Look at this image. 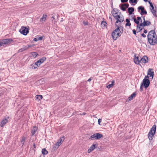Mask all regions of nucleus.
I'll return each mask as SVG.
<instances>
[{
    "instance_id": "4be33fe9",
    "label": "nucleus",
    "mask_w": 157,
    "mask_h": 157,
    "mask_svg": "<svg viewBox=\"0 0 157 157\" xmlns=\"http://www.w3.org/2000/svg\"><path fill=\"white\" fill-rule=\"evenodd\" d=\"M114 83V81H113L112 82V83L111 84H110L108 86H106V87L108 89H109L111 87H112L113 85V83Z\"/></svg>"
},
{
    "instance_id": "423d86ee",
    "label": "nucleus",
    "mask_w": 157,
    "mask_h": 157,
    "mask_svg": "<svg viewBox=\"0 0 157 157\" xmlns=\"http://www.w3.org/2000/svg\"><path fill=\"white\" fill-rule=\"evenodd\" d=\"M113 15L114 17L117 20L116 22V23H119L121 24L124 21V18L123 17H120L117 13H113Z\"/></svg>"
},
{
    "instance_id": "20e7f679",
    "label": "nucleus",
    "mask_w": 157,
    "mask_h": 157,
    "mask_svg": "<svg viewBox=\"0 0 157 157\" xmlns=\"http://www.w3.org/2000/svg\"><path fill=\"white\" fill-rule=\"evenodd\" d=\"M156 129V126L154 125L148 134V138L150 140H151L152 139V137L155 132Z\"/></svg>"
},
{
    "instance_id": "473e14b6",
    "label": "nucleus",
    "mask_w": 157,
    "mask_h": 157,
    "mask_svg": "<svg viewBox=\"0 0 157 157\" xmlns=\"http://www.w3.org/2000/svg\"><path fill=\"white\" fill-rule=\"evenodd\" d=\"M64 138L63 137L62 138H61L60 140L59 143H60L61 144V142L64 140Z\"/></svg>"
},
{
    "instance_id": "f3484780",
    "label": "nucleus",
    "mask_w": 157,
    "mask_h": 157,
    "mask_svg": "<svg viewBox=\"0 0 157 157\" xmlns=\"http://www.w3.org/2000/svg\"><path fill=\"white\" fill-rule=\"evenodd\" d=\"M134 10V9L132 7H130L128 9V11L129 14H132Z\"/></svg>"
},
{
    "instance_id": "4468645a",
    "label": "nucleus",
    "mask_w": 157,
    "mask_h": 157,
    "mask_svg": "<svg viewBox=\"0 0 157 157\" xmlns=\"http://www.w3.org/2000/svg\"><path fill=\"white\" fill-rule=\"evenodd\" d=\"M95 148V145L93 144L88 150V152L90 153Z\"/></svg>"
},
{
    "instance_id": "412c9836",
    "label": "nucleus",
    "mask_w": 157,
    "mask_h": 157,
    "mask_svg": "<svg viewBox=\"0 0 157 157\" xmlns=\"http://www.w3.org/2000/svg\"><path fill=\"white\" fill-rule=\"evenodd\" d=\"M61 144L60 143H59V142H57L56 144L54 146V147L53 148L54 149H57L60 146V145Z\"/></svg>"
},
{
    "instance_id": "f257e3e1",
    "label": "nucleus",
    "mask_w": 157,
    "mask_h": 157,
    "mask_svg": "<svg viewBox=\"0 0 157 157\" xmlns=\"http://www.w3.org/2000/svg\"><path fill=\"white\" fill-rule=\"evenodd\" d=\"M148 41L151 45H153L157 43V36L154 30H151L147 36Z\"/></svg>"
},
{
    "instance_id": "a878e982",
    "label": "nucleus",
    "mask_w": 157,
    "mask_h": 157,
    "mask_svg": "<svg viewBox=\"0 0 157 157\" xmlns=\"http://www.w3.org/2000/svg\"><path fill=\"white\" fill-rule=\"evenodd\" d=\"M136 95L135 93H133L130 97H129V100L130 101L132 100L133 98Z\"/></svg>"
},
{
    "instance_id": "f8f14e48",
    "label": "nucleus",
    "mask_w": 157,
    "mask_h": 157,
    "mask_svg": "<svg viewBox=\"0 0 157 157\" xmlns=\"http://www.w3.org/2000/svg\"><path fill=\"white\" fill-rule=\"evenodd\" d=\"M152 69H150L149 70L148 73H147V76L149 75L150 77H151V78L152 79L154 75V72L152 71Z\"/></svg>"
},
{
    "instance_id": "a18cd8bd",
    "label": "nucleus",
    "mask_w": 157,
    "mask_h": 157,
    "mask_svg": "<svg viewBox=\"0 0 157 157\" xmlns=\"http://www.w3.org/2000/svg\"><path fill=\"white\" fill-rule=\"evenodd\" d=\"M35 132V131H34L32 132V133L33 135L34 134Z\"/></svg>"
},
{
    "instance_id": "0eeeda50",
    "label": "nucleus",
    "mask_w": 157,
    "mask_h": 157,
    "mask_svg": "<svg viewBox=\"0 0 157 157\" xmlns=\"http://www.w3.org/2000/svg\"><path fill=\"white\" fill-rule=\"evenodd\" d=\"M148 76H146L143 79V82L141 84L146 88H147L149 86L150 84V81L148 79Z\"/></svg>"
},
{
    "instance_id": "c9c22d12",
    "label": "nucleus",
    "mask_w": 157,
    "mask_h": 157,
    "mask_svg": "<svg viewBox=\"0 0 157 157\" xmlns=\"http://www.w3.org/2000/svg\"><path fill=\"white\" fill-rule=\"evenodd\" d=\"M133 34L135 35L136 34V31L135 30H133Z\"/></svg>"
},
{
    "instance_id": "c756f323",
    "label": "nucleus",
    "mask_w": 157,
    "mask_h": 157,
    "mask_svg": "<svg viewBox=\"0 0 157 157\" xmlns=\"http://www.w3.org/2000/svg\"><path fill=\"white\" fill-rule=\"evenodd\" d=\"M25 141V138L24 137H23L22 138L21 140V142L22 143V145H23L24 144V142Z\"/></svg>"
},
{
    "instance_id": "aec40b11",
    "label": "nucleus",
    "mask_w": 157,
    "mask_h": 157,
    "mask_svg": "<svg viewBox=\"0 0 157 157\" xmlns=\"http://www.w3.org/2000/svg\"><path fill=\"white\" fill-rule=\"evenodd\" d=\"M126 23L125 24V25L126 26H130L131 25V23H130L129 20L128 19H126Z\"/></svg>"
},
{
    "instance_id": "bb28decb",
    "label": "nucleus",
    "mask_w": 157,
    "mask_h": 157,
    "mask_svg": "<svg viewBox=\"0 0 157 157\" xmlns=\"http://www.w3.org/2000/svg\"><path fill=\"white\" fill-rule=\"evenodd\" d=\"M132 19L134 20V22L136 23L138 25H139L138 24V22L137 21V19H136L135 17H133L132 18Z\"/></svg>"
},
{
    "instance_id": "de8ad7c7",
    "label": "nucleus",
    "mask_w": 157,
    "mask_h": 157,
    "mask_svg": "<svg viewBox=\"0 0 157 157\" xmlns=\"http://www.w3.org/2000/svg\"><path fill=\"white\" fill-rule=\"evenodd\" d=\"M142 35L144 37V34H142Z\"/></svg>"
},
{
    "instance_id": "39448f33",
    "label": "nucleus",
    "mask_w": 157,
    "mask_h": 157,
    "mask_svg": "<svg viewBox=\"0 0 157 157\" xmlns=\"http://www.w3.org/2000/svg\"><path fill=\"white\" fill-rule=\"evenodd\" d=\"M46 58H42L38 60L34 64L32 65L33 69H36L40 65L43 63L46 60Z\"/></svg>"
},
{
    "instance_id": "4c0bfd02",
    "label": "nucleus",
    "mask_w": 157,
    "mask_h": 157,
    "mask_svg": "<svg viewBox=\"0 0 157 157\" xmlns=\"http://www.w3.org/2000/svg\"><path fill=\"white\" fill-rule=\"evenodd\" d=\"M143 86H144L142 84H141V85L140 87V90H143L142 88V87Z\"/></svg>"
},
{
    "instance_id": "58836bf2",
    "label": "nucleus",
    "mask_w": 157,
    "mask_h": 157,
    "mask_svg": "<svg viewBox=\"0 0 157 157\" xmlns=\"http://www.w3.org/2000/svg\"><path fill=\"white\" fill-rule=\"evenodd\" d=\"M39 97H40V99H39V100H40L42 98V96L41 95H40Z\"/></svg>"
},
{
    "instance_id": "cd10ccee",
    "label": "nucleus",
    "mask_w": 157,
    "mask_h": 157,
    "mask_svg": "<svg viewBox=\"0 0 157 157\" xmlns=\"http://www.w3.org/2000/svg\"><path fill=\"white\" fill-rule=\"evenodd\" d=\"M32 56L34 57H36L38 55V54L36 52H33L32 54Z\"/></svg>"
},
{
    "instance_id": "f704fd0d",
    "label": "nucleus",
    "mask_w": 157,
    "mask_h": 157,
    "mask_svg": "<svg viewBox=\"0 0 157 157\" xmlns=\"http://www.w3.org/2000/svg\"><path fill=\"white\" fill-rule=\"evenodd\" d=\"M121 1L122 2H126L128 1V0H121Z\"/></svg>"
},
{
    "instance_id": "9b49d317",
    "label": "nucleus",
    "mask_w": 157,
    "mask_h": 157,
    "mask_svg": "<svg viewBox=\"0 0 157 157\" xmlns=\"http://www.w3.org/2000/svg\"><path fill=\"white\" fill-rule=\"evenodd\" d=\"M8 122V119L6 118L3 119L2 121L0 124V126L3 127Z\"/></svg>"
},
{
    "instance_id": "9d476101",
    "label": "nucleus",
    "mask_w": 157,
    "mask_h": 157,
    "mask_svg": "<svg viewBox=\"0 0 157 157\" xmlns=\"http://www.w3.org/2000/svg\"><path fill=\"white\" fill-rule=\"evenodd\" d=\"M22 29L21 33L24 35H26L29 32V29L24 27H21Z\"/></svg>"
},
{
    "instance_id": "5701e85b",
    "label": "nucleus",
    "mask_w": 157,
    "mask_h": 157,
    "mask_svg": "<svg viewBox=\"0 0 157 157\" xmlns=\"http://www.w3.org/2000/svg\"><path fill=\"white\" fill-rule=\"evenodd\" d=\"M137 21L138 22V24H139L140 23H140H142L143 22V21L141 19V18L140 17H137Z\"/></svg>"
},
{
    "instance_id": "a19ab883",
    "label": "nucleus",
    "mask_w": 157,
    "mask_h": 157,
    "mask_svg": "<svg viewBox=\"0 0 157 157\" xmlns=\"http://www.w3.org/2000/svg\"><path fill=\"white\" fill-rule=\"evenodd\" d=\"M144 1L145 2H148L149 1H150L151 0H144Z\"/></svg>"
},
{
    "instance_id": "2f4dec72",
    "label": "nucleus",
    "mask_w": 157,
    "mask_h": 157,
    "mask_svg": "<svg viewBox=\"0 0 157 157\" xmlns=\"http://www.w3.org/2000/svg\"><path fill=\"white\" fill-rule=\"evenodd\" d=\"M148 3H149V4H150V6H151V8H154V7L153 5V4L151 2H150V1H148Z\"/></svg>"
},
{
    "instance_id": "49530a36",
    "label": "nucleus",
    "mask_w": 157,
    "mask_h": 157,
    "mask_svg": "<svg viewBox=\"0 0 157 157\" xmlns=\"http://www.w3.org/2000/svg\"><path fill=\"white\" fill-rule=\"evenodd\" d=\"M91 81V79H89L88 80V81H89V82H90V81Z\"/></svg>"
},
{
    "instance_id": "ddd939ff",
    "label": "nucleus",
    "mask_w": 157,
    "mask_h": 157,
    "mask_svg": "<svg viewBox=\"0 0 157 157\" xmlns=\"http://www.w3.org/2000/svg\"><path fill=\"white\" fill-rule=\"evenodd\" d=\"M138 9L140 10L141 11L142 14H146L147 12L145 10H144V9L142 6H140L138 7Z\"/></svg>"
},
{
    "instance_id": "f03ea898",
    "label": "nucleus",
    "mask_w": 157,
    "mask_h": 157,
    "mask_svg": "<svg viewBox=\"0 0 157 157\" xmlns=\"http://www.w3.org/2000/svg\"><path fill=\"white\" fill-rule=\"evenodd\" d=\"M121 29H122V27L120 26L118 27L112 33V36L113 39L114 40H116L118 38V37L120 36L121 34V32L120 30Z\"/></svg>"
},
{
    "instance_id": "c03bdc74",
    "label": "nucleus",
    "mask_w": 157,
    "mask_h": 157,
    "mask_svg": "<svg viewBox=\"0 0 157 157\" xmlns=\"http://www.w3.org/2000/svg\"><path fill=\"white\" fill-rule=\"evenodd\" d=\"M35 132V131H34L32 132V133L33 135L34 134Z\"/></svg>"
},
{
    "instance_id": "a211bd4d",
    "label": "nucleus",
    "mask_w": 157,
    "mask_h": 157,
    "mask_svg": "<svg viewBox=\"0 0 157 157\" xmlns=\"http://www.w3.org/2000/svg\"><path fill=\"white\" fill-rule=\"evenodd\" d=\"M46 17V15H43L42 17L40 20V21L41 22H44L45 21Z\"/></svg>"
},
{
    "instance_id": "b1692460",
    "label": "nucleus",
    "mask_w": 157,
    "mask_h": 157,
    "mask_svg": "<svg viewBox=\"0 0 157 157\" xmlns=\"http://www.w3.org/2000/svg\"><path fill=\"white\" fill-rule=\"evenodd\" d=\"M48 152L45 149H44L42 151V153L44 155L47 154Z\"/></svg>"
},
{
    "instance_id": "37998d69",
    "label": "nucleus",
    "mask_w": 157,
    "mask_h": 157,
    "mask_svg": "<svg viewBox=\"0 0 157 157\" xmlns=\"http://www.w3.org/2000/svg\"><path fill=\"white\" fill-rule=\"evenodd\" d=\"M34 40L35 41H37V39L36 38H35L34 39Z\"/></svg>"
},
{
    "instance_id": "6ab92c4d",
    "label": "nucleus",
    "mask_w": 157,
    "mask_h": 157,
    "mask_svg": "<svg viewBox=\"0 0 157 157\" xmlns=\"http://www.w3.org/2000/svg\"><path fill=\"white\" fill-rule=\"evenodd\" d=\"M134 62L135 63L138 64L140 62V60H139L138 57H135L134 59Z\"/></svg>"
},
{
    "instance_id": "7ed1b4c3",
    "label": "nucleus",
    "mask_w": 157,
    "mask_h": 157,
    "mask_svg": "<svg viewBox=\"0 0 157 157\" xmlns=\"http://www.w3.org/2000/svg\"><path fill=\"white\" fill-rule=\"evenodd\" d=\"M150 24V21L145 20L144 18V17L143 22L140 23L139 25H137V29L140 31L142 30L145 26H147Z\"/></svg>"
},
{
    "instance_id": "393cba45",
    "label": "nucleus",
    "mask_w": 157,
    "mask_h": 157,
    "mask_svg": "<svg viewBox=\"0 0 157 157\" xmlns=\"http://www.w3.org/2000/svg\"><path fill=\"white\" fill-rule=\"evenodd\" d=\"M127 8V6L126 5L124 6H122L121 7V9L123 11H124Z\"/></svg>"
},
{
    "instance_id": "7c9ffc66",
    "label": "nucleus",
    "mask_w": 157,
    "mask_h": 157,
    "mask_svg": "<svg viewBox=\"0 0 157 157\" xmlns=\"http://www.w3.org/2000/svg\"><path fill=\"white\" fill-rule=\"evenodd\" d=\"M130 1L132 3H137V0H130Z\"/></svg>"
},
{
    "instance_id": "72a5a7b5",
    "label": "nucleus",
    "mask_w": 157,
    "mask_h": 157,
    "mask_svg": "<svg viewBox=\"0 0 157 157\" xmlns=\"http://www.w3.org/2000/svg\"><path fill=\"white\" fill-rule=\"evenodd\" d=\"M101 119H99L98 121V123L99 125H100Z\"/></svg>"
},
{
    "instance_id": "2eb2a0df",
    "label": "nucleus",
    "mask_w": 157,
    "mask_h": 157,
    "mask_svg": "<svg viewBox=\"0 0 157 157\" xmlns=\"http://www.w3.org/2000/svg\"><path fill=\"white\" fill-rule=\"evenodd\" d=\"M150 10L153 14V15L154 16L156 17V10H155L154 9V7L152 8H151L150 9Z\"/></svg>"
},
{
    "instance_id": "c85d7f7f",
    "label": "nucleus",
    "mask_w": 157,
    "mask_h": 157,
    "mask_svg": "<svg viewBox=\"0 0 157 157\" xmlns=\"http://www.w3.org/2000/svg\"><path fill=\"white\" fill-rule=\"evenodd\" d=\"M106 24V22L103 21L101 22V25L103 27H104V26H105Z\"/></svg>"
},
{
    "instance_id": "dca6fc26",
    "label": "nucleus",
    "mask_w": 157,
    "mask_h": 157,
    "mask_svg": "<svg viewBox=\"0 0 157 157\" xmlns=\"http://www.w3.org/2000/svg\"><path fill=\"white\" fill-rule=\"evenodd\" d=\"M141 61L144 63H145L147 62L148 60V58L144 56L141 59Z\"/></svg>"
},
{
    "instance_id": "e433bc0d",
    "label": "nucleus",
    "mask_w": 157,
    "mask_h": 157,
    "mask_svg": "<svg viewBox=\"0 0 157 157\" xmlns=\"http://www.w3.org/2000/svg\"><path fill=\"white\" fill-rule=\"evenodd\" d=\"M39 95H37L36 96V98L37 99H38L39 100V99H40V98H39Z\"/></svg>"
},
{
    "instance_id": "ea45409f",
    "label": "nucleus",
    "mask_w": 157,
    "mask_h": 157,
    "mask_svg": "<svg viewBox=\"0 0 157 157\" xmlns=\"http://www.w3.org/2000/svg\"><path fill=\"white\" fill-rule=\"evenodd\" d=\"M42 39V37H40L39 38H38V40H41Z\"/></svg>"
},
{
    "instance_id": "1a4fd4ad",
    "label": "nucleus",
    "mask_w": 157,
    "mask_h": 157,
    "mask_svg": "<svg viewBox=\"0 0 157 157\" xmlns=\"http://www.w3.org/2000/svg\"><path fill=\"white\" fill-rule=\"evenodd\" d=\"M103 137L102 135L97 133L96 134H94L91 136L90 139L92 140V138H95L96 139H99L102 138Z\"/></svg>"
},
{
    "instance_id": "79ce46f5",
    "label": "nucleus",
    "mask_w": 157,
    "mask_h": 157,
    "mask_svg": "<svg viewBox=\"0 0 157 157\" xmlns=\"http://www.w3.org/2000/svg\"><path fill=\"white\" fill-rule=\"evenodd\" d=\"M144 33H147V31L146 30H144Z\"/></svg>"
},
{
    "instance_id": "6e6552de",
    "label": "nucleus",
    "mask_w": 157,
    "mask_h": 157,
    "mask_svg": "<svg viewBox=\"0 0 157 157\" xmlns=\"http://www.w3.org/2000/svg\"><path fill=\"white\" fill-rule=\"evenodd\" d=\"M13 41L11 39H6L0 41V46H4L6 44H8Z\"/></svg>"
}]
</instances>
